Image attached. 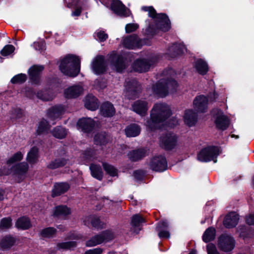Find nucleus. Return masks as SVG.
<instances>
[{"label":"nucleus","mask_w":254,"mask_h":254,"mask_svg":"<svg viewBox=\"0 0 254 254\" xmlns=\"http://www.w3.org/2000/svg\"><path fill=\"white\" fill-rule=\"evenodd\" d=\"M219 153V148L218 146L208 145L200 150L197 154V159L202 162L213 161L216 163Z\"/></svg>","instance_id":"3"},{"label":"nucleus","mask_w":254,"mask_h":254,"mask_svg":"<svg viewBox=\"0 0 254 254\" xmlns=\"http://www.w3.org/2000/svg\"><path fill=\"white\" fill-rule=\"evenodd\" d=\"M67 163V159L64 158H56L52 160L46 167L50 170H55L64 167Z\"/></svg>","instance_id":"39"},{"label":"nucleus","mask_w":254,"mask_h":254,"mask_svg":"<svg viewBox=\"0 0 254 254\" xmlns=\"http://www.w3.org/2000/svg\"><path fill=\"white\" fill-rule=\"evenodd\" d=\"M152 89L154 94L161 97H166L169 94L165 79H161L156 82Z\"/></svg>","instance_id":"26"},{"label":"nucleus","mask_w":254,"mask_h":254,"mask_svg":"<svg viewBox=\"0 0 254 254\" xmlns=\"http://www.w3.org/2000/svg\"><path fill=\"white\" fill-rule=\"evenodd\" d=\"M184 121L188 126H193L197 122V115L192 110H186L184 115Z\"/></svg>","instance_id":"34"},{"label":"nucleus","mask_w":254,"mask_h":254,"mask_svg":"<svg viewBox=\"0 0 254 254\" xmlns=\"http://www.w3.org/2000/svg\"><path fill=\"white\" fill-rule=\"evenodd\" d=\"M37 93L33 88H27L25 91V95L26 97L33 99L36 96Z\"/></svg>","instance_id":"64"},{"label":"nucleus","mask_w":254,"mask_h":254,"mask_svg":"<svg viewBox=\"0 0 254 254\" xmlns=\"http://www.w3.org/2000/svg\"><path fill=\"white\" fill-rule=\"evenodd\" d=\"M132 110L141 116H144L148 110V103L141 100L135 101L132 105Z\"/></svg>","instance_id":"28"},{"label":"nucleus","mask_w":254,"mask_h":254,"mask_svg":"<svg viewBox=\"0 0 254 254\" xmlns=\"http://www.w3.org/2000/svg\"><path fill=\"white\" fill-rule=\"evenodd\" d=\"M90 222L93 228L96 229L102 228L103 223L99 217L96 215L92 216L90 218Z\"/></svg>","instance_id":"58"},{"label":"nucleus","mask_w":254,"mask_h":254,"mask_svg":"<svg viewBox=\"0 0 254 254\" xmlns=\"http://www.w3.org/2000/svg\"><path fill=\"white\" fill-rule=\"evenodd\" d=\"M28 169L29 165L26 162L17 163L10 168L12 175L16 177L18 183H21L24 181Z\"/></svg>","instance_id":"7"},{"label":"nucleus","mask_w":254,"mask_h":254,"mask_svg":"<svg viewBox=\"0 0 254 254\" xmlns=\"http://www.w3.org/2000/svg\"><path fill=\"white\" fill-rule=\"evenodd\" d=\"M64 112V109L63 105H55L48 110L47 116L51 120H55L62 116Z\"/></svg>","instance_id":"29"},{"label":"nucleus","mask_w":254,"mask_h":254,"mask_svg":"<svg viewBox=\"0 0 254 254\" xmlns=\"http://www.w3.org/2000/svg\"><path fill=\"white\" fill-rule=\"evenodd\" d=\"M95 154V151L90 148H88L83 152L82 154V158L86 162H89L93 160Z\"/></svg>","instance_id":"51"},{"label":"nucleus","mask_w":254,"mask_h":254,"mask_svg":"<svg viewBox=\"0 0 254 254\" xmlns=\"http://www.w3.org/2000/svg\"><path fill=\"white\" fill-rule=\"evenodd\" d=\"M23 157V155L21 152L17 151L6 161V164L10 165L16 162H19L22 160Z\"/></svg>","instance_id":"54"},{"label":"nucleus","mask_w":254,"mask_h":254,"mask_svg":"<svg viewBox=\"0 0 254 254\" xmlns=\"http://www.w3.org/2000/svg\"><path fill=\"white\" fill-rule=\"evenodd\" d=\"M124 47L128 49L141 48L143 44L141 39L135 35H130L126 37L123 42Z\"/></svg>","instance_id":"19"},{"label":"nucleus","mask_w":254,"mask_h":254,"mask_svg":"<svg viewBox=\"0 0 254 254\" xmlns=\"http://www.w3.org/2000/svg\"><path fill=\"white\" fill-rule=\"evenodd\" d=\"M77 127L78 129L85 133H91L94 129L95 121L90 118H82L77 122Z\"/></svg>","instance_id":"16"},{"label":"nucleus","mask_w":254,"mask_h":254,"mask_svg":"<svg viewBox=\"0 0 254 254\" xmlns=\"http://www.w3.org/2000/svg\"><path fill=\"white\" fill-rule=\"evenodd\" d=\"M153 59L139 58L135 60L132 64V68L134 71L139 73L148 71L151 65L154 64Z\"/></svg>","instance_id":"12"},{"label":"nucleus","mask_w":254,"mask_h":254,"mask_svg":"<svg viewBox=\"0 0 254 254\" xmlns=\"http://www.w3.org/2000/svg\"><path fill=\"white\" fill-rule=\"evenodd\" d=\"M211 114L215 119L214 124L217 129L224 131L228 128L230 120L227 116L224 115L222 110L214 109L212 110Z\"/></svg>","instance_id":"5"},{"label":"nucleus","mask_w":254,"mask_h":254,"mask_svg":"<svg viewBox=\"0 0 254 254\" xmlns=\"http://www.w3.org/2000/svg\"><path fill=\"white\" fill-rule=\"evenodd\" d=\"M39 149L37 147H32L27 153L26 160L30 164H35L38 159Z\"/></svg>","instance_id":"43"},{"label":"nucleus","mask_w":254,"mask_h":254,"mask_svg":"<svg viewBox=\"0 0 254 254\" xmlns=\"http://www.w3.org/2000/svg\"><path fill=\"white\" fill-rule=\"evenodd\" d=\"M159 30L154 23L149 24L148 27L145 29V35L149 38H152L156 35Z\"/></svg>","instance_id":"52"},{"label":"nucleus","mask_w":254,"mask_h":254,"mask_svg":"<svg viewBox=\"0 0 254 254\" xmlns=\"http://www.w3.org/2000/svg\"><path fill=\"white\" fill-rule=\"evenodd\" d=\"M16 241V238L12 235H6L0 241V247L2 250H10L15 245Z\"/></svg>","instance_id":"30"},{"label":"nucleus","mask_w":254,"mask_h":254,"mask_svg":"<svg viewBox=\"0 0 254 254\" xmlns=\"http://www.w3.org/2000/svg\"><path fill=\"white\" fill-rule=\"evenodd\" d=\"M216 236V229L213 227H209L204 231L202 238L203 241L205 243H208L213 241Z\"/></svg>","instance_id":"42"},{"label":"nucleus","mask_w":254,"mask_h":254,"mask_svg":"<svg viewBox=\"0 0 254 254\" xmlns=\"http://www.w3.org/2000/svg\"><path fill=\"white\" fill-rule=\"evenodd\" d=\"M71 214V209L66 205L60 204L55 206L53 208L52 216L54 218H63L65 219Z\"/></svg>","instance_id":"20"},{"label":"nucleus","mask_w":254,"mask_h":254,"mask_svg":"<svg viewBox=\"0 0 254 254\" xmlns=\"http://www.w3.org/2000/svg\"><path fill=\"white\" fill-rule=\"evenodd\" d=\"M208 100L203 95L197 96L195 97L193 102L194 110L199 113H204L207 111Z\"/></svg>","instance_id":"17"},{"label":"nucleus","mask_w":254,"mask_h":254,"mask_svg":"<svg viewBox=\"0 0 254 254\" xmlns=\"http://www.w3.org/2000/svg\"><path fill=\"white\" fill-rule=\"evenodd\" d=\"M15 47L12 45H6L3 47L0 52V54L3 57H6L14 52Z\"/></svg>","instance_id":"57"},{"label":"nucleus","mask_w":254,"mask_h":254,"mask_svg":"<svg viewBox=\"0 0 254 254\" xmlns=\"http://www.w3.org/2000/svg\"><path fill=\"white\" fill-rule=\"evenodd\" d=\"M169 224L168 221L166 220H162L157 223L156 230L159 231L161 230H167Z\"/></svg>","instance_id":"62"},{"label":"nucleus","mask_w":254,"mask_h":254,"mask_svg":"<svg viewBox=\"0 0 254 254\" xmlns=\"http://www.w3.org/2000/svg\"><path fill=\"white\" fill-rule=\"evenodd\" d=\"M236 241L231 235L222 234L218 238L217 247L225 254H232V251L235 248Z\"/></svg>","instance_id":"4"},{"label":"nucleus","mask_w":254,"mask_h":254,"mask_svg":"<svg viewBox=\"0 0 254 254\" xmlns=\"http://www.w3.org/2000/svg\"><path fill=\"white\" fill-rule=\"evenodd\" d=\"M44 67L42 65L34 64L28 70L29 81L32 85H40L41 84V75Z\"/></svg>","instance_id":"8"},{"label":"nucleus","mask_w":254,"mask_h":254,"mask_svg":"<svg viewBox=\"0 0 254 254\" xmlns=\"http://www.w3.org/2000/svg\"><path fill=\"white\" fill-rule=\"evenodd\" d=\"M83 238L82 234L75 231L69 232L66 237V239L68 240H80Z\"/></svg>","instance_id":"59"},{"label":"nucleus","mask_w":254,"mask_h":254,"mask_svg":"<svg viewBox=\"0 0 254 254\" xmlns=\"http://www.w3.org/2000/svg\"><path fill=\"white\" fill-rule=\"evenodd\" d=\"M70 186L66 182L56 183L52 190L51 196L54 198L64 194L68 191Z\"/></svg>","instance_id":"25"},{"label":"nucleus","mask_w":254,"mask_h":254,"mask_svg":"<svg viewBox=\"0 0 254 254\" xmlns=\"http://www.w3.org/2000/svg\"><path fill=\"white\" fill-rule=\"evenodd\" d=\"M89 169L91 175L94 178L99 181H101L103 177V172L99 164L91 163L90 165Z\"/></svg>","instance_id":"38"},{"label":"nucleus","mask_w":254,"mask_h":254,"mask_svg":"<svg viewBox=\"0 0 254 254\" xmlns=\"http://www.w3.org/2000/svg\"><path fill=\"white\" fill-rule=\"evenodd\" d=\"M102 244L98 234L91 237L86 242L85 246L87 247H92Z\"/></svg>","instance_id":"55"},{"label":"nucleus","mask_w":254,"mask_h":254,"mask_svg":"<svg viewBox=\"0 0 254 254\" xmlns=\"http://www.w3.org/2000/svg\"><path fill=\"white\" fill-rule=\"evenodd\" d=\"M107 64L105 57L103 55H97L92 63V68L96 75L104 74L107 70Z\"/></svg>","instance_id":"15"},{"label":"nucleus","mask_w":254,"mask_h":254,"mask_svg":"<svg viewBox=\"0 0 254 254\" xmlns=\"http://www.w3.org/2000/svg\"><path fill=\"white\" fill-rule=\"evenodd\" d=\"M150 168L153 171L163 172L168 168L166 157L162 155L153 157L149 162Z\"/></svg>","instance_id":"10"},{"label":"nucleus","mask_w":254,"mask_h":254,"mask_svg":"<svg viewBox=\"0 0 254 254\" xmlns=\"http://www.w3.org/2000/svg\"><path fill=\"white\" fill-rule=\"evenodd\" d=\"M239 215L234 211L228 213L223 220V225L227 229L235 227L239 222Z\"/></svg>","instance_id":"24"},{"label":"nucleus","mask_w":254,"mask_h":254,"mask_svg":"<svg viewBox=\"0 0 254 254\" xmlns=\"http://www.w3.org/2000/svg\"><path fill=\"white\" fill-rule=\"evenodd\" d=\"M111 141V138L108 132L101 131L95 134L93 137V142L96 146L105 147Z\"/></svg>","instance_id":"18"},{"label":"nucleus","mask_w":254,"mask_h":254,"mask_svg":"<svg viewBox=\"0 0 254 254\" xmlns=\"http://www.w3.org/2000/svg\"><path fill=\"white\" fill-rule=\"evenodd\" d=\"M53 135L58 139H64L67 135L66 129L61 126L55 127L52 131Z\"/></svg>","instance_id":"46"},{"label":"nucleus","mask_w":254,"mask_h":254,"mask_svg":"<svg viewBox=\"0 0 254 254\" xmlns=\"http://www.w3.org/2000/svg\"><path fill=\"white\" fill-rule=\"evenodd\" d=\"M100 112L103 117L111 118L115 115L116 109L112 103L109 101H106L101 104Z\"/></svg>","instance_id":"27"},{"label":"nucleus","mask_w":254,"mask_h":254,"mask_svg":"<svg viewBox=\"0 0 254 254\" xmlns=\"http://www.w3.org/2000/svg\"><path fill=\"white\" fill-rule=\"evenodd\" d=\"M57 230L53 227H48L42 229L40 232V235L44 238H53L56 236Z\"/></svg>","instance_id":"44"},{"label":"nucleus","mask_w":254,"mask_h":254,"mask_svg":"<svg viewBox=\"0 0 254 254\" xmlns=\"http://www.w3.org/2000/svg\"><path fill=\"white\" fill-rule=\"evenodd\" d=\"M126 96L129 100L138 98L142 91L140 83L135 79L132 78L126 82Z\"/></svg>","instance_id":"6"},{"label":"nucleus","mask_w":254,"mask_h":254,"mask_svg":"<svg viewBox=\"0 0 254 254\" xmlns=\"http://www.w3.org/2000/svg\"><path fill=\"white\" fill-rule=\"evenodd\" d=\"M109 8L114 13L121 17H127L131 14L129 9L120 0H112Z\"/></svg>","instance_id":"11"},{"label":"nucleus","mask_w":254,"mask_h":254,"mask_svg":"<svg viewBox=\"0 0 254 254\" xmlns=\"http://www.w3.org/2000/svg\"><path fill=\"white\" fill-rule=\"evenodd\" d=\"M139 27L137 23H128L125 26V30L127 33H130L135 31Z\"/></svg>","instance_id":"61"},{"label":"nucleus","mask_w":254,"mask_h":254,"mask_svg":"<svg viewBox=\"0 0 254 254\" xmlns=\"http://www.w3.org/2000/svg\"><path fill=\"white\" fill-rule=\"evenodd\" d=\"M59 69L64 75L69 77H76L80 71V60L74 55L66 56L61 62Z\"/></svg>","instance_id":"2"},{"label":"nucleus","mask_w":254,"mask_h":254,"mask_svg":"<svg viewBox=\"0 0 254 254\" xmlns=\"http://www.w3.org/2000/svg\"><path fill=\"white\" fill-rule=\"evenodd\" d=\"M33 45L36 50L43 51L45 48L46 42L44 40H41L38 42H34Z\"/></svg>","instance_id":"63"},{"label":"nucleus","mask_w":254,"mask_h":254,"mask_svg":"<svg viewBox=\"0 0 254 254\" xmlns=\"http://www.w3.org/2000/svg\"><path fill=\"white\" fill-rule=\"evenodd\" d=\"M99 106L98 99L92 95H87L85 99L84 106L90 111L96 110Z\"/></svg>","instance_id":"31"},{"label":"nucleus","mask_w":254,"mask_h":254,"mask_svg":"<svg viewBox=\"0 0 254 254\" xmlns=\"http://www.w3.org/2000/svg\"><path fill=\"white\" fill-rule=\"evenodd\" d=\"M27 77L25 73H19L14 75L10 80V82L14 84L24 83L27 80Z\"/></svg>","instance_id":"53"},{"label":"nucleus","mask_w":254,"mask_h":254,"mask_svg":"<svg viewBox=\"0 0 254 254\" xmlns=\"http://www.w3.org/2000/svg\"><path fill=\"white\" fill-rule=\"evenodd\" d=\"M55 94L53 93V91H51L46 87L39 90L37 92L36 97L44 101H52L54 97Z\"/></svg>","instance_id":"36"},{"label":"nucleus","mask_w":254,"mask_h":254,"mask_svg":"<svg viewBox=\"0 0 254 254\" xmlns=\"http://www.w3.org/2000/svg\"><path fill=\"white\" fill-rule=\"evenodd\" d=\"M83 87L78 84L70 86L64 90V96L66 99H75L83 93Z\"/></svg>","instance_id":"22"},{"label":"nucleus","mask_w":254,"mask_h":254,"mask_svg":"<svg viewBox=\"0 0 254 254\" xmlns=\"http://www.w3.org/2000/svg\"><path fill=\"white\" fill-rule=\"evenodd\" d=\"M77 242L75 241H68L65 242L59 243L57 244V248L62 250H69L71 248H76L77 247Z\"/></svg>","instance_id":"50"},{"label":"nucleus","mask_w":254,"mask_h":254,"mask_svg":"<svg viewBox=\"0 0 254 254\" xmlns=\"http://www.w3.org/2000/svg\"><path fill=\"white\" fill-rule=\"evenodd\" d=\"M165 80L168 90L169 88L175 91L177 90L178 86V83L175 79L173 78H167L165 79Z\"/></svg>","instance_id":"60"},{"label":"nucleus","mask_w":254,"mask_h":254,"mask_svg":"<svg viewBox=\"0 0 254 254\" xmlns=\"http://www.w3.org/2000/svg\"><path fill=\"white\" fill-rule=\"evenodd\" d=\"M145 220L143 217L139 214H135L131 217L130 225L135 228L134 232L138 234L141 230V228H139L141 224L144 223Z\"/></svg>","instance_id":"37"},{"label":"nucleus","mask_w":254,"mask_h":254,"mask_svg":"<svg viewBox=\"0 0 254 254\" xmlns=\"http://www.w3.org/2000/svg\"><path fill=\"white\" fill-rule=\"evenodd\" d=\"M178 139L176 134L171 132L166 133L160 137L161 146L165 150H172L177 144Z\"/></svg>","instance_id":"9"},{"label":"nucleus","mask_w":254,"mask_h":254,"mask_svg":"<svg viewBox=\"0 0 254 254\" xmlns=\"http://www.w3.org/2000/svg\"><path fill=\"white\" fill-rule=\"evenodd\" d=\"M141 127L135 123H132L127 126L125 129V133L127 137H136L140 134Z\"/></svg>","instance_id":"33"},{"label":"nucleus","mask_w":254,"mask_h":254,"mask_svg":"<svg viewBox=\"0 0 254 254\" xmlns=\"http://www.w3.org/2000/svg\"><path fill=\"white\" fill-rule=\"evenodd\" d=\"M194 67L197 72L202 75L206 74L209 70L207 63L202 59H199L195 62Z\"/></svg>","instance_id":"40"},{"label":"nucleus","mask_w":254,"mask_h":254,"mask_svg":"<svg viewBox=\"0 0 254 254\" xmlns=\"http://www.w3.org/2000/svg\"><path fill=\"white\" fill-rule=\"evenodd\" d=\"M172 115L170 108L166 104L159 103L154 105L150 113V118L145 123L147 130L154 132L163 128L164 126L173 128L178 125V120L173 117L168 120Z\"/></svg>","instance_id":"1"},{"label":"nucleus","mask_w":254,"mask_h":254,"mask_svg":"<svg viewBox=\"0 0 254 254\" xmlns=\"http://www.w3.org/2000/svg\"><path fill=\"white\" fill-rule=\"evenodd\" d=\"M159 31L163 32H167L171 28L170 20L165 13H158V16L153 22Z\"/></svg>","instance_id":"14"},{"label":"nucleus","mask_w":254,"mask_h":254,"mask_svg":"<svg viewBox=\"0 0 254 254\" xmlns=\"http://www.w3.org/2000/svg\"><path fill=\"white\" fill-rule=\"evenodd\" d=\"M98 235L102 243L104 242H110L114 239L113 233L109 230L103 231Z\"/></svg>","instance_id":"48"},{"label":"nucleus","mask_w":254,"mask_h":254,"mask_svg":"<svg viewBox=\"0 0 254 254\" xmlns=\"http://www.w3.org/2000/svg\"><path fill=\"white\" fill-rule=\"evenodd\" d=\"M15 227L19 230H26L32 227V224L28 217L23 216L17 218L15 222Z\"/></svg>","instance_id":"32"},{"label":"nucleus","mask_w":254,"mask_h":254,"mask_svg":"<svg viewBox=\"0 0 254 254\" xmlns=\"http://www.w3.org/2000/svg\"><path fill=\"white\" fill-rule=\"evenodd\" d=\"M147 151L144 148H139L129 151L127 157L132 162H136L143 159L146 156Z\"/></svg>","instance_id":"23"},{"label":"nucleus","mask_w":254,"mask_h":254,"mask_svg":"<svg viewBox=\"0 0 254 254\" xmlns=\"http://www.w3.org/2000/svg\"><path fill=\"white\" fill-rule=\"evenodd\" d=\"M103 169L106 173L112 177L118 176V170L113 165L107 163L102 162Z\"/></svg>","instance_id":"49"},{"label":"nucleus","mask_w":254,"mask_h":254,"mask_svg":"<svg viewBox=\"0 0 254 254\" xmlns=\"http://www.w3.org/2000/svg\"><path fill=\"white\" fill-rule=\"evenodd\" d=\"M12 219L11 217L2 218L0 221V231L7 230L12 228Z\"/></svg>","instance_id":"47"},{"label":"nucleus","mask_w":254,"mask_h":254,"mask_svg":"<svg viewBox=\"0 0 254 254\" xmlns=\"http://www.w3.org/2000/svg\"><path fill=\"white\" fill-rule=\"evenodd\" d=\"M236 233H238V237L245 242L249 241L254 235V229L245 225H240L236 228Z\"/></svg>","instance_id":"21"},{"label":"nucleus","mask_w":254,"mask_h":254,"mask_svg":"<svg viewBox=\"0 0 254 254\" xmlns=\"http://www.w3.org/2000/svg\"><path fill=\"white\" fill-rule=\"evenodd\" d=\"M61 84L60 78L57 77H49L47 80L46 87L55 94Z\"/></svg>","instance_id":"35"},{"label":"nucleus","mask_w":254,"mask_h":254,"mask_svg":"<svg viewBox=\"0 0 254 254\" xmlns=\"http://www.w3.org/2000/svg\"><path fill=\"white\" fill-rule=\"evenodd\" d=\"M109 60L117 72H121L126 68V58L122 54H118L116 52L113 51L109 55Z\"/></svg>","instance_id":"13"},{"label":"nucleus","mask_w":254,"mask_h":254,"mask_svg":"<svg viewBox=\"0 0 254 254\" xmlns=\"http://www.w3.org/2000/svg\"><path fill=\"white\" fill-rule=\"evenodd\" d=\"M95 88L98 90H103L106 88L107 83L105 78H100L96 79L94 82Z\"/></svg>","instance_id":"56"},{"label":"nucleus","mask_w":254,"mask_h":254,"mask_svg":"<svg viewBox=\"0 0 254 254\" xmlns=\"http://www.w3.org/2000/svg\"><path fill=\"white\" fill-rule=\"evenodd\" d=\"M51 126L49 123L44 118L38 123V126L36 130V133L37 135L47 133L50 129Z\"/></svg>","instance_id":"41"},{"label":"nucleus","mask_w":254,"mask_h":254,"mask_svg":"<svg viewBox=\"0 0 254 254\" xmlns=\"http://www.w3.org/2000/svg\"><path fill=\"white\" fill-rule=\"evenodd\" d=\"M169 54L173 58H176L178 56L183 55L184 51L183 47L177 44H174L168 49Z\"/></svg>","instance_id":"45"}]
</instances>
